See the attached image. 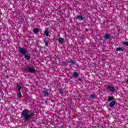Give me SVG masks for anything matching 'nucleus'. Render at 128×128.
<instances>
[{"label":"nucleus","mask_w":128,"mask_h":128,"mask_svg":"<svg viewBox=\"0 0 128 128\" xmlns=\"http://www.w3.org/2000/svg\"><path fill=\"white\" fill-rule=\"evenodd\" d=\"M77 18L80 22L82 21V20H84V17L82 16H77Z\"/></svg>","instance_id":"9"},{"label":"nucleus","mask_w":128,"mask_h":128,"mask_svg":"<svg viewBox=\"0 0 128 128\" xmlns=\"http://www.w3.org/2000/svg\"><path fill=\"white\" fill-rule=\"evenodd\" d=\"M26 49L24 48H20L19 49V52L20 54H23V56H24L26 54Z\"/></svg>","instance_id":"2"},{"label":"nucleus","mask_w":128,"mask_h":128,"mask_svg":"<svg viewBox=\"0 0 128 128\" xmlns=\"http://www.w3.org/2000/svg\"><path fill=\"white\" fill-rule=\"evenodd\" d=\"M33 32L34 34H38V32H40V30L38 28H34L33 30Z\"/></svg>","instance_id":"10"},{"label":"nucleus","mask_w":128,"mask_h":128,"mask_svg":"<svg viewBox=\"0 0 128 128\" xmlns=\"http://www.w3.org/2000/svg\"><path fill=\"white\" fill-rule=\"evenodd\" d=\"M59 92L60 94H64V91H62V89L59 90Z\"/></svg>","instance_id":"20"},{"label":"nucleus","mask_w":128,"mask_h":128,"mask_svg":"<svg viewBox=\"0 0 128 128\" xmlns=\"http://www.w3.org/2000/svg\"><path fill=\"white\" fill-rule=\"evenodd\" d=\"M24 58L25 60H30V55L28 54H24Z\"/></svg>","instance_id":"7"},{"label":"nucleus","mask_w":128,"mask_h":128,"mask_svg":"<svg viewBox=\"0 0 128 128\" xmlns=\"http://www.w3.org/2000/svg\"><path fill=\"white\" fill-rule=\"evenodd\" d=\"M127 82H128V78L127 79Z\"/></svg>","instance_id":"25"},{"label":"nucleus","mask_w":128,"mask_h":128,"mask_svg":"<svg viewBox=\"0 0 128 128\" xmlns=\"http://www.w3.org/2000/svg\"><path fill=\"white\" fill-rule=\"evenodd\" d=\"M58 42L62 44V42H64V40L62 38H59L58 39Z\"/></svg>","instance_id":"12"},{"label":"nucleus","mask_w":128,"mask_h":128,"mask_svg":"<svg viewBox=\"0 0 128 128\" xmlns=\"http://www.w3.org/2000/svg\"><path fill=\"white\" fill-rule=\"evenodd\" d=\"M70 63L71 64H72V66H76V62H75L74 60H71L70 62Z\"/></svg>","instance_id":"16"},{"label":"nucleus","mask_w":128,"mask_h":128,"mask_svg":"<svg viewBox=\"0 0 128 128\" xmlns=\"http://www.w3.org/2000/svg\"><path fill=\"white\" fill-rule=\"evenodd\" d=\"M73 76L74 78H78V74L76 72H74L73 73Z\"/></svg>","instance_id":"14"},{"label":"nucleus","mask_w":128,"mask_h":128,"mask_svg":"<svg viewBox=\"0 0 128 128\" xmlns=\"http://www.w3.org/2000/svg\"><path fill=\"white\" fill-rule=\"evenodd\" d=\"M26 72H30L31 74H34L36 72V69L34 68L28 67V70H26Z\"/></svg>","instance_id":"3"},{"label":"nucleus","mask_w":128,"mask_h":128,"mask_svg":"<svg viewBox=\"0 0 128 128\" xmlns=\"http://www.w3.org/2000/svg\"><path fill=\"white\" fill-rule=\"evenodd\" d=\"M44 44L46 46H48V41H44Z\"/></svg>","instance_id":"22"},{"label":"nucleus","mask_w":128,"mask_h":128,"mask_svg":"<svg viewBox=\"0 0 128 128\" xmlns=\"http://www.w3.org/2000/svg\"><path fill=\"white\" fill-rule=\"evenodd\" d=\"M21 114L24 118V120H28L34 116V112H30V114H28V109H25L22 110Z\"/></svg>","instance_id":"1"},{"label":"nucleus","mask_w":128,"mask_h":128,"mask_svg":"<svg viewBox=\"0 0 128 128\" xmlns=\"http://www.w3.org/2000/svg\"><path fill=\"white\" fill-rule=\"evenodd\" d=\"M108 88L110 92H116V89L114 86H108Z\"/></svg>","instance_id":"4"},{"label":"nucleus","mask_w":128,"mask_h":128,"mask_svg":"<svg viewBox=\"0 0 128 128\" xmlns=\"http://www.w3.org/2000/svg\"><path fill=\"white\" fill-rule=\"evenodd\" d=\"M109 106L111 107L114 106H116V101H112L110 102Z\"/></svg>","instance_id":"6"},{"label":"nucleus","mask_w":128,"mask_h":128,"mask_svg":"<svg viewBox=\"0 0 128 128\" xmlns=\"http://www.w3.org/2000/svg\"><path fill=\"white\" fill-rule=\"evenodd\" d=\"M7 41H8V40H7Z\"/></svg>","instance_id":"26"},{"label":"nucleus","mask_w":128,"mask_h":128,"mask_svg":"<svg viewBox=\"0 0 128 128\" xmlns=\"http://www.w3.org/2000/svg\"><path fill=\"white\" fill-rule=\"evenodd\" d=\"M16 88H18V92H20V90L22 88V87L18 84V83H16Z\"/></svg>","instance_id":"8"},{"label":"nucleus","mask_w":128,"mask_h":128,"mask_svg":"<svg viewBox=\"0 0 128 128\" xmlns=\"http://www.w3.org/2000/svg\"><path fill=\"white\" fill-rule=\"evenodd\" d=\"M78 80L79 82H82V78H79L78 79Z\"/></svg>","instance_id":"24"},{"label":"nucleus","mask_w":128,"mask_h":128,"mask_svg":"<svg viewBox=\"0 0 128 128\" xmlns=\"http://www.w3.org/2000/svg\"><path fill=\"white\" fill-rule=\"evenodd\" d=\"M85 32H88V29L86 28H85Z\"/></svg>","instance_id":"23"},{"label":"nucleus","mask_w":128,"mask_h":128,"mask_svg":"<svg viewBox=\"0 0 128 128\" xmlns=\"http://www.w3.org/2000/svg\"><path fill=\"white\" fill-rule=\"evenodd\" d=\"M90 96L92 98H93V100H96V95H94V94H91Z\"/></svg>","instance_id":"19"},{"label":"nucleus","mask_w":128,"mask_h":128,"mask_svg":"<svg viewBox=\"0 0 128 128\" xmlns=\"http://www.w3.org/2000/svg\"><path fill=\"white\" fill-rule=\"evenodd\" d=\"M114 100V97H112V96L108 97V102H112V100Z\"/></svg>","instance_id":"17"},{"label":"nucleus","mask_w":128,"mask_h":128,"mask_svg":"<svg viewBox=\"0 0 128 128\" xmlns=\"http://www.w3.org/2000/svg\"><path fill=\"white\" fill-rule=\"evenodd\" d=\"M123 44H124V46H128V42H123Z\"/></svg>","instance_id":"21"},{"label":"nucleus","mask_w":128,"mask_h":128,"mask_svg":"<svg viewBox=\"0 0 128 128\" xmlns=\"http://www.w3.org/2000/svg\"><path fill=\"white\" fill-rule=\"evenodd\" d=\"M110 38V35L108 34H106L104 36V38L105 40H108Z\"/></svg>","instance_id":"11"},{"label":"nucleus","mask_w":128,"mask_h":128,"mask_svg":"<svg viewBox=\"0 0 128 128\" xmlns=\"http://www.w3.org/2000/svg\"><path fill=\"white\" fill-rule=\"evenodd\" d=\"M120 50L121 52H124V49H122V48H118L116 49V52H120Z\"/></svg>","instance_id":"15"},{"label":"nucleus","mask_w":128,"mask_h":128,"mask_svg":"<svg viewBox=\"0 0 128 128\" xmlns=\"http://www.w3.org/2000/svg\"><path fill=\"white\" fill-rule=\"evenodd\" d=\"M44 96H48L50 94H48V92L46 90H44V91L42 92Z\"/></svg>","instance_id":"5"},{"label":"nucleus","mask_w":128,"mask_h":128,"mask_svg":"<svg viewBox=\"0 0 128 128\" xmlns=\"http://www.w3.org/2000/svg\"><path fill=\"white\" fill-rule=\"evenodd\" d=\"M22 96V92H19L18 94V98H20Z\"/></svg>","instance_id":"18"},{"label":"nucleus","mask_w":128,"mask_h":128,"mask_svg":"<svg viewBox=\"0 0 128 128\" xmlns=\"http://www.w3.org/2000/svg\"><path fill=\"white\" fill-rule=\"evenodd\" d=\"M44 34L45 36H50V34H48V31L47 30H46L44 32Z\"/></svg>","instance_id":"13"}]
</instances>
